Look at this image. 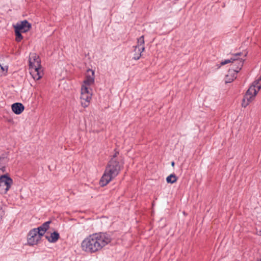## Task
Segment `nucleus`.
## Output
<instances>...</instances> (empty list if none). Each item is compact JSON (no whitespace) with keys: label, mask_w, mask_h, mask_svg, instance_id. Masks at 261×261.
<instances>
[{"label":"nucleus","mask_w":261,"mask_h":261,"mask_svg":"<svg viewBox=\"0 0 261 261\" xmlns=\"http://www.w3.org/2000/svg\"><path fill=\"white\" fill-rule=\"evenodd\" d=\"M112 237L106 232H98L90 234L81 243L83 251L88 253H93L99 251L111 243Z\"/></svg>","instance_id":"1"},{"label":"nucleus","mask_w":261,"mask_h":261,"mask_svg":"<svg viewBox=\"0 0 261 261\" xmlns=\"http://www.w3.org/2000/svg\"><path fill=\"white\" fill-rule=\"evenodd\" d=\"M118 155L119 152L116 151L109 162L100 180L101 186L107 185L116 177L122 168L124 163L121 156Z\"/></svg>","instance_id":"2"},{"label":"nucleus","mask_w":261,"mask_h":261,"mask_svg":"<svg viewBox=\"0 0 261 261\" xmlns=\"http://www.w3.org/2000/svg\"><path fill=\"white\" fill-rule=\"evenodd\" d=\"M261 88V76L255 81L247 91L242 102V106L246 107L252 101Z\"/></svg>","instance_id":"3"},{"label":"nucleus","mask_w":261,"mask_h":261,"mask_svg":"<svg viewBox=\"0 0 261 261\" xmlns=\"http://www.w3.org/2000/svg\"><path fill=\"white\" fill-rule=\"evenodd\" d=\"M91 97V89L85 86H82L80 98L81 105L84 108H86L89 105Z\"/></svg>","instance_id":"4"},{"label":"nucleus","mask_w":261,"mask_h":261,"mask_svg":"<svg viewBox=\"0 0 261 261\" xmlns=\"http://www.w3.org/2000/svg\"><path fill=\"white\" fill-rule=\"evenodd\" d=\"M13 184V180L6 174L0 176V193L6 194Z\"/></svg>","instance_id":"5"},{"label":"nucleus","mask_w":261,"mask_h":261,"mask_svg":"<svg viewBox=\"0 0 261 261\" xmlns=\"http://www.w3.org/2000/svg\"><path fill=\"white\" fill-rule=\"evenodd\" d=\"M41 237L42 236L37 232V230L33 228L28 233L27 238L28 244L30 246L36 245L41 240Z\"/></svg>","instance_id":"6"},{"label":"nucleus","mask_w":261,"mask_h":261,"mask_svg":"<svg viewBox=\"0 0 261 261\" xmlns=\"http://www.w3.org/2000/svg\"><path fill=\"white\" fill-rule=\"evenodd\" d=\"M144 44V37L142 35L138 39L137 45L134 47V51H136L137 48H138V54L133 57V59L135 60H138L140 59L141 56V53L144 50L145 47Z\"/></svg>","instance_id":"7"},{"label":"nucleus","mask_w":261,"mask_h":261,"mask_svg":"<svg viewBox=\"0 0 261 261\" xmlns=\"http://www.w3.org/2000/svg\"><path fill=\"white\" fill-rule=\"evenodd\" d=\"M30 68H41V60L35 53L31 54L29 58Z\"/></svg>","instance_id":"8"},{"label":"nucleus","mask_w":261,"mask_h":261,"mask_svg":"<svg viewBox=\"0 0 261 261\" xmlns=\"http://www.w3.org/2000/svg\"><path fill=\"white\" fill-rule=\"evenodd\" d=\"M31 28V24L27 21L23 20L20 24H17L15 29L21 31L22 33L28 32Z\"/></svg>","instance_id":"9"},{"label":"nucleus","mask_w":261,"mask_h":261,"mask_svg":"<svg viewBox=\"0 0 261 261\" xmlns=\"http://www.w3.org/2000/svg\"><path fill=\"white\" fill-rule=\"evenodd\" d=\"M90 72L91 75H87L86 78L84 81V84L82 86H85V87H89V86L94 83V71L92 69H88L87 72Z\"/></svg>","instance_id":"10"},{"label":"nucleus","mask_w":261,"mask_h":261,"mask_svg":"<svg viewBox=\"0 0 261 261\" xmlns=\"http://www.w3.org/2000/svg\"><path fill=\"white\" fill-rule=\"evenodd\" d=\"M30 74L35 80H39L43 75L41 68H30Z\"/></svg>","instance_id":"11"},{"label":"nucleus","mask_w":261,"mask_h":261,"mask_svg":"<svg viewBox=\"0 0 261 261\" xmlns=\"http://www.w3.org/2000/svg\"><path fill=\"white\" fill-rule=\"evenodd\" d=\"M51 221H48L45 222L43 224H42L41 226L37 228H34L36 229L41 236H43L45 232L48 229L49 227V224H50Z\"/></svg>","instance_id":"12"},{"label":"nucleus","mask_w":261,"mask_h":261,"mask_svg":"<svg viewBox=\"0 0 261 261\" xmlns=\"http://www.w3.org/2000/svg\"><path fill=\"white\" fill-rule=\"evenodd\" d=\"M12 111L17 115L20 114L24 110L23 105L19 102L13 103L11 106Z\"/></svg>","instance_id":"13"},{"label":"nucleus","mask_w":261,"mask_h":261,"mask_svg":"<svg viewBox=\"0 0 261 261\" xmlns=\"http://www.w3.org/2000/svg\"><path fill=\"white\" fill-rule=\"evenodd\" d=\"M236 58L237 59L233 63L234 66H236V67H233V69L236 73H238L243 67L245 60L240 58L239 56L237 57Z\"/></svg>","instance_id":"14"},{"label":"nucleus","mask_w":261,"mask_h":261,"mask_svg":"<svg viewBox=\"0 0 261 261\" xmlns=\"http://www.w3.org/2000/svg\"><path fill=\"white\" fill-rule=\"evenodd\" d=\"M59 233L57 231H54V232L51 233L49 236H45V238L50 243L56 242L59 240Z\"/></svg>","instance_id":"15"},{"label":"nucleus","mask_w":261,"mask_h":261,"mask_svg":"<svg viewBox=\"0 0 261 261\" xmlns=\"http://www.w3.org/2000/svg\"><path fill=\"white\" fill-rule=\"evenodd\" d=\"M241 54H242V53H241L234 54V55H233L232 57L230 59H227V60H225L222 61V62L221 63V64L222 65H225V64L229 63H233L234 62V61L237 59L236 57H238V56H240L241 55Z\"/></svg>","instance_id":"16"},{"label":"nucleus","mask_w":261,"mask_h":261,"mask_svg":"<svg viewBox=\"0 0 261 261\" xmlns=\"http://www.w3.org/2000/svg\"><path fill=\"white\" fill-rule=\"evenodd\" d=\"M177 178L174 174H171L166 178L168 183L173 184L177 181Z\"/></svg>","instance_id":"17"},{"label":"nucleus","mask_w":261,"mask_h":261,"mask_svg":"<svg viewBox=\"0 0 261 261\" xmlns=\"http://www.w3.org/2000/svg\"><path fill=\"white\" fill-rule=\"evenodd\" d=\"M15 36H16V41L17 42H20L22 39H23V37L22 36V35L21 34V33H22L21 31L17 30L16 29H15Z\"/></svg>","instance_id":"18"},{"label":"nucleus","mask_w":261,"mask_h":261,"mask_svg":"<svg viewBox=\"0 0 261 261\" xmlns=\"http://www.w3.org/2000/svg\"><path fill=\"white\" fill-rule=\"evenodd\" d=\"M8 67H3L0 64V75H5L7 72Z\"/></svg>","instance_id":"19"},{"label":"nucleus","mask_w":261,"mask_h":261,"mask_svg":"<svg viewBox=\"0 0 261 261\" xmlns=\"http://www.w3.org/2000/svg\"><path fill=\"white\" fill-rule=\"evenodd\" d=\"M4 174H6L7 175L6 167L4 166L0 165V176Z\"/></svg>","instance_id":"20"},{"label":"nucleus","mask_w":261,"mask_h":261,"mask_svg":"<svg viewBox=\"0 0 261 261\" xmlns=\"http://www.w3.org/2000/svg\"><path fill=\"white\" fill-rule=\"evenodd\" d=\"M5 215V212L3 207L0 205V223L2 221L3 218Z\"/></svg>","instance_id":"21"},{"label":"nucleus","mask_w":261,"mask_h":261,"mask_svg":"<svg viewBox=\"0 0 261 261\" xmlns=\"http://www.w3.org/2000/svg\"><path fill=\"white\" fill-rule=\"evenodd\" d=\"M135 54H134V57L135 55H137V54H138V48H137V49L136 51H135Z\"/></svg>","instance_id":"22"},{"label":"nucleus","mask_w":261,"mask_h":261,"mask_svg":"<svg viewBox=\"0 0 261 261\" xmlns=\"http://www.w3.org/2000/svg\"><path fill=\"white\" fill-rule=\"evenodd\" d=\"M171 165L172 166H174V162H172V163H171Z\"/></svg>","instance_id":"23"},{"label":"nucleus","mask_w":261,"mask_h":261,"mask_svg":"<svg viewBox=\"0 0 261 261\" xmlns=\"http://www.w3.org/2000/svg\"><path fill=\"white\" fill-rule=\"evenodd\" d=\"M257 261H261V258L258 260Z\"/></svg>","instance_id":"24"}]
</instances>
